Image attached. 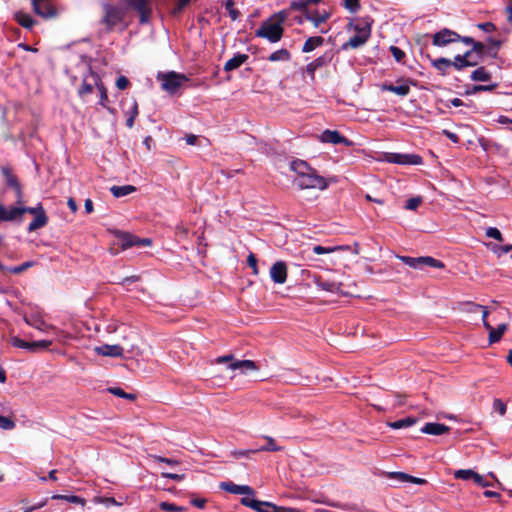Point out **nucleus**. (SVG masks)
Segmentation results:
<instances>
[{"mask_svg":"<svg viewBox=\"0 0 512 512\" xmlns=\"http://www.w3.org/2000/svg\"><path fill=\"white\" fill-rule=\"evenodd\" d=\"M103 14L98 21V36L103 37L115 30L120 32L128 28V23L125 22L126 12L123 8L111 4L103 5Z\"/></svg>","mask_w":512,"mask_h":512,"instance_id":"1","label":"nucleus"},{"mask_svg":"<svg viewBox=\"0 0 512 512\" xmlns=\"http://www.w3.org/2000/svg\"><path fill=\"white\" fill-rule=\"evenodd\" d=\"M373 20L370 17L358 18L349 23V28L355 32V35L342 44V50L357 49L363 46L371 36V27Z\"/></svg>","mask_w":512,"mask_h":512,"instance_id":"2","label":"nucleus"},{"mask_svg":"<svg viewBox=\"0 0 512 512\" xmlns=\"http://www.w3.org/2000/svg\"><path fill=\"white\" fill-rule=\"evenodd\" d=\"M285 14L283 12L277 13L268 20L262 22L261 26L256 30V37L267 39L271 43H276L281 40L284 28Z\"/></svg>","mask_w":512,"mask_h":512,"instance_id":"3","label":"nucleus"},{"mask_svg":"<svg viewBox=\"0 0 512 512\" xmlns=\"http://www.w3.org/2000/svg\"><path fill=\"white\" fill-rule=\"evenodd\" d=\"M470 311L471 312H478V311L482 312L483 325H484L485 329L489 333V343L493 344V343H496V342L500 341L501 337L503 336V334L505 333V331L508 328L507 324L506 323H501L496 328H494L487 321V317H488L489 312H488V310H487V308L485 306H482V305H479V304H473Z\"/></svg>","mask_w":512,"mask_h":512,"instance_id":"4","label":"nucleus"},{"mask_svg":"<svg viewBox=\"0 0 512 512\" xmlns=\"http://www.w3.org/2000/svg\"><path fill=\"white\" fill-rule=\"evenodd\" d=\"M241 504L257 512H300L296 508L277 506L274 503L259 501L250 497H243Z\"/></svg>","mask_w":512,"mask_h":512,"instance_id":"5","label":"nucleus"},{"mask_svg":"<svg viewBox=\"0 0 512 512\" xmlns=\"http://www.w3.org/2000/svg\"><path fill=\"white\" fill-rule=\"evenodd\" d=\"M294 183L300 189H320L324 190L328 184L324 177L320 176L315 169L303 175L301 178H296Z\"/></svg>","mask_w":512,"mask_h":512,"instance_id":"6","label":"nucleus"},{"mask_svg":"<svg viewBox=\"0 0 512 512\" xmlns=\"http://www.w3.org/2000/svg\"><path fill=\"white\" fill-rule=\"evenodd\" d=\"M127 7L137 12L139 23L147 24L152 15V4L150 0H124Z\"/></svg>","mask_w":512,"mask_h":512,"instance_id":"7","label":"nucleus"},{"mask_svg":"<svg viewBox=\"0 0 512 512\" xmlns=\"http://www.w3.org/2000/svg\"><path fill=\"white\" fill-rule=\"evenodd\" d=\"M158 79L161 80L162 89L169 93H175L181 87L182 83L188 80L184 74H179L174 71L159 74Z\"/></svg>","mask_w":512,"mask_h":512,"instance_id":"8","label":"nucleus"},{"mask_svg":"<svg viewBox=\"0 0 512 512\" xmlns=\"http://www.w3.org/2000/svg\"><path fill=\"white\" fill-rule=\"evenodd\" d=\"M397 258L401 260L404 264L408 265L411 268L414 269H421L424 266H429L433 268H443L444 264L430 256H422V257H410V256H400L398 255Z\"/></svg>","mask_w":512,"mask_h":512,"instance_id":"9","label":"nucleus"},{"mask_svg":"<svg viewBox=\"0 0 512 512\" xmlns=\"http://www.w3.org/2000/svg\"><path fill=\"white\" fill-rule=\"evenodd\" d=\"M384 159L389 163L400 165H420L423 162L418 154L386 153Z\"/></svg>","mask_w":512,"mask_h":512,"instance_id":"10","label":"nucleus"},{"mask_svg":"<svg viewBox=\"0 0 512 512\" xmlns=\"http://www.w3.org/2000/svg\"><path fill=\"white\" fill-rule=\"evenodd\" d=\"M31 4L34 13L44 19H51L57 16V10L52 5L51 0H31Z\"/></svg>","mask_w":512,"mask_h":512,"instance_id":"11","label":"nucleus"},{"mask_svg":"<svg viewBox=\"0 0 512 512\" xmlns=\"http://www.w3.org/2000/svg\"><path fill=\"white\" fill-rule=\"evenodd\" d=\"M1 172L5 178L6 185L15 191L16 203L21 204L23 202V192L17 176L13 174L8 166L1 167Z\"/></svg>","mask_w":512,"mask_h":512,"instance_id":"12","label":"nucleus"},{"mask_svg":"<svg viewBox=\"0 0 512 512\" xmlns=\"http://www.w3.org/2000/svg\"><path fill=\"white\" fill-rule=\"evenodd\" d=\"M460 40V35L455 31L444 28L439 32L435 33L432 37V43L435 46L443 47L450 43H454Z\"/></svg>","mask_w":512,"mask_h":512,"instance_id":"13","label":"nucleus"},{"mask_svg":"<svg viewBox=\"0 0 512 512\" xmlns=\"http://www.w3.org/2000/svg\"><path fill=\"white\" fill-rule=\"evenodd\" d=\"M332 57L333 56L330 52H326L306 65L305 72L312 81L315 80V72L318 69L328 66L332 61Z\"/></svg>","mask_w":512,"mask_h":512,"instance_id":"14","label":"nucleus"},{"mask_svg":"<svg viewBox=\"0 0 512 512\" xmlns=\"http://www.w3.org/2000/svg\"><path fill=\"white\" fill-rule=\"evenodd\" d=\"M318 138L323 143H331V144H334V145L341 144V145H344V146H347V147L352 145V141L351 140H349L346 137L342 136L336 130L326 129V130H324L319 135Z\"/></svg>","mask_w":512,"mask_h":512,"instance_id":"15","label":"nucleus"},{"mask_svg":"<svg viewBox=\"0 0 512 512\" xmlns=\"http://www.w3.org/2000/svg\"><path fill=\"white\" fill-rule=\"evenodd\" d=\"M220 487L232 494L246 495V497L250 498L255 495L254 489L248 485H237L233 482H222Z\"/></svg>","mask_w":512,"mask_h":512,"instance_id":"16","label":"nucleus"},{"mask_svg":"<svg viewBox=\"0 0 512 512\" xmlns=\"http://www.w3.org/2000/svg\"><path fill=\"white\" fill-rule=\"evenodd\" d=\"M270 277L277 284H284L287 280V265L283 261H277L270 268Z\"/></svg>","mask_w":512,"mask_h":512,"instance_id":"17","label":"nucleus"},{"mask_svg":"<svg viewBox=\"0 0 512 512\" xmlns=\"http://www.w3.org/2000/svg\"><path fill=\"white\" fill-rule=\"evenodd\" d=\"M94 351L98 355L109 356V357H122L124 349L120 345H109L104 344L94 348Z\"/></svg>","mask_w":512,"mask_h":512,"instance_id":"18","label":"nucleus"},{"mask_svg":"<svg viewBox=\"0 0 512 512\" xmlns=\"http://www.w3.org/2000/svg\"><path fill=\"white\" fill-rule=\"evenodd\" d=\"M330 14L326 10H309L307 9L305 12V17L308 21H310L315 27H319L322 23H324Z\"/></svg>","mask_w":512,"mask_h":512,"instance_id":"19","label":"nucleus"},{"mask_svg":"<svg viewBox=\"0 0 512 512\" xmlns=\"http://www.w3.org/2000/svg\"><path fill=\"white\" fill-rule=\"evenodd\" d=\"M386 476L389 479H395L399 482H410L417 485H424L427 483L423 478L414 477L404 472H387Z\"/></svg>","mask_w":512,"mask_h":512,"instance_id":"20","label":"nucleus"},{"mask_svg":"<svg viewBox=\"0 0 512 512\" xmlns=\"http://www.w3.org/2000/svg\"><path fill=\"white\" fill-rule=\"evenodd\" d=\"M316 286L324 291H328L331 293H339L341 291L342 284L335 281H330L327 279H324L322 277H317L315 279Z\"/></svg>","mask_w":512,"mask_h":512,"instance_id":"21","label":"nucleus"},{"mask_svg":"<svg viewBox=\"0 0 512 512\" xmlns=\"http://www.w3.org/2000/svg\"><path fill=\"white\" fill-rule=\"evenodd\" d=\"M449 431H450V427H448L447 425L442 424V423H434V422L426 423L421 428L422 433L430 434V435H442V434L448 433Z\"/></svg>","mask_w":512,"mask_h":512,"instance_id":"22","label":"nucleus"},{"mask_svg":"<svg viewBox=\"0 0 512 512\" xmlns=\"http://www.w3.org/2000/svg\"><path fill=\"white\" fill-rule=\"evenodd\" d=\"M119 245L123 250L140 244V238L126 232H120L117 235Z\"/></svg>","mask_w":512,"mask_h":512,"instance_id":"23","label":"nucleus"},{"mask_svg":"<svg viewBox=\"0 0 512 512\" xmlns=\"http://www.w3.org/2000/svg\"><path fill=\"white\" fill-rule=\"evenodd\" d=\"M248 58L249 56L247 54L236 53L225 63L224 70L226 72L233 71L243 65L248 60Z\"/></svg>","mask_w":512,"mask_h":512,"instance_id":"24","label":"nucleus"},{"mask_svg":"<svg viewBox=\"0 0 512 512\" xmlns=\"http://www.w3.org/2000/svg\"><path fill=\"white\" fill-rule=\"evenodd\" d=\"M231 370H240L242 373L257 370L256 363L252 360H235L229 364Z\"/></svg>","mask_w":512,"mask_h":512,"instance_id":"25","label":"nucleus"},{"mask_svg":"<svg viewBox=\"0 0 512 512\" xmlns=\"http://www.w3.org/2000/svg\"><path fill=\"white\" fill-rule=\"evenodd\" d=\"M19 209L16 207H5L0 204V221H14L19 219Z\"/></svg>","mask_w":512,"mask_h":512,"instance_id":"26","label":"nucleus"},{"mask_svg":"<svg viewBox=\"0 0 512 512\" xmlns=\"http://www.w3.org/2000/svg\"><path fill=\"white\" fill-rule=\"evenodd\" d=\"M14 17L17 23L26 29H32L36 23L30 14L23 11L16 12Z\"/></svg>","mask_w":512,"mask_h":512,"instance_id":"27","label":"nucleus"},{"mask_svg":"<svg viewBox=\"0 0 512 512\" xmlns=\"http://www.w3.org/2000/svg\"><path fill=\"white\" fill-rule=\"evenodd\" d=\"M291 169L297 174V178H301L313 170L306 161L300 159L291 162Z\"/></svg>","mask_w":512,"mask_h":512,"instance_id":"28","label":"nucleus"},{"mask_svg":"<svg viewBox=\"0 0 512 512\" xmlns=\"http://www.w3.org/2000/svg\"><path fill=\"white\" fill-rule=\"evenodd\" d=\"M48 223V217L44 211H40V213L34 216V219L28 225V232H33L44 227Z\"/></svg>","mask_w":512,"mask_h":512,"instance_id":"29","label":"nucleus"},{"mask_svg":"<svg viewBox=\"0 0 512 512\" xmlns=\"http://www.w3.org/2000/svg\"><path fill=\"white\" fill-rule=\"evenodd\" d=\"M382 90L395 93L399 96H406L410 93V86L407 83L401 85L383 84Z\"/></svg>","mask_w":512,"mask_h":512,"instance_id":"30","label":"nucleus"},{"mask_svg":"<svg viewBox=\"0 0 512 512\" xmlns=\"http://www.w3.org/2000/svg\"><path fill=\"white\" fill-rule=\"evenodd\" d=\"M90 77L100 92V104L102 106H106V102L108 101L106 88L104 87L103 83L101 82L99 76L96 73L90 71Z\"/></svg>","mask_w":512,"mask_h":512,"instance_id":"31","label":"nucleus"},{"mask_svg":"<svg viewBox=\"0 0 512 512\" xmlns=\"http://www.w3.org/2000/svg\"><path fill=\"white\" fill-rule=\"evenodd\" d=\"M324 43V38L321 37V36H313V37H309L303 47H302V52L304 53H309V52H312L313 50H315L316 48L320 47L321 45H323Z\"/></svg>","mask_w":512,"mask_h":512,"instance_id":"32","label":"nucleus"},{"mask_svg":"<svg viewBox=\"0 0 512 512\" xmlns=\"http://www.w3.org/2000/svg\"><path fill=\"white\" fill-rule=\"evenodd\" d=\"M290 59H291V53L289 52V50H287L285 48L279 49V50L271 53L267 58V60L270 62H279V61L286 62V61H289Z\"/></svg>","mask_w":512,"mask_h":512,"instance_id":"33","label":"nucleus"},{"mask_svg":"<svg viewBox=\"0 0 512 512\" xmlns=\"http://www.w3.org/2000/svg\"><path fill=\"white\" fill-rule=\"evenodd\" d=\"M136 191V187L132 185H124V186H112L110 188V192L116 198L124 197Z\"/></svg>","mask_w":512,"mask_h":512,"instance_id":"34","label":"nucleus"},{"mask_svg":"<svg viewBox=\"0 0 512 512\" xmlns=\"http://www.w3.org/2000/svg\"><path fill=\"white\" fill-rule=\"evenodd\" d=\"M432 66L437 69L442 75L446 74V70L452 66V60L447 58H438L431 61Z\"/></svg>","mask_w":512,"mask_h":512,"instance_id":"35","label":"nucleus"},{"mask_svg":"<svg viewBox=\"0 0 512 512\" xmlns=\"http://www.w3.org/2000/svg\"><path fill=\"white\" fill-rule=\"evenodd\" d=\"M264 438H265V440L267 442L266 445L261 446L258 449H255L253 452H258V451L278 452V451H281L283 449L281 446H278L275 443V440L272 437L265 436Z\"/></svg>","mask_w":512,"mask_h":512,"instance_id":"36","label":"nucleus"},{"mask_svg":"<svg viewBox=\"0 0 512 512\" xmlns=\"http://www.w3.org/2000/svg\"><path fill=\"white\" fill-rule=\"evenodd\" d=\"M95 86L93 80L90 77V73L83 79V83L78 90V93L81 97L92 93L93 87Z\"/></svg>","mask_w":512,"mask_h":512,"instance_id":"37","label":"nucleus"},{"mask_svg":"<svg viewBox=\"0 0 512 512\" xmlns=\"http://www.w3.org/2000/svg\"><path fill=\"white\" fill-rule=\"evenodd\" d=\"M490 79L491 74L485 69V67H479L471 74V80L473 81H489Z\"/></svg>","mask_w":512,"mask_h":512,"instance_id":"38","label":"nucleus"},{"mask_svg":"<svg viewBox=\"0 0 512 512\" xmlns=\"http://www.w3.org/2000/svg\"><path fill=\"white\" fill-rule=\"evenodd\" d=\"M417 422V419L414 417H407L404 419H400L394 422L389 423V426L393 429H401L413 426Z\"/></svg>","mask_w":512,"mask_h":512,"instance_id":"39","label":"nucleus"},{"mask_svg":"<svg viewBox=\"0 0 512 512\" xmlns=\"http://www.w3.org/2000/svg\"><path fill=\"white\" fill-rule=\"evenodd\" d=\"M452 66L457 70H462L464 67H473V62H468L464 58H462V55H456L454 57V60H452Z\"/></svg>","mask_w":512,"mask_h":512,"instance_id":"40","label":"nucleus"},{"mask_svg":"<svg viewBox=\"0 0 512 512\" xmlns=\"http://www.w3.org/2000/svg\"><path fill=\"white\" fill-rule=\"evenodd\" d=\"M34 264L35 263L33 261H27L21 265L15 266V267H7L6 266V272H10L13 274H21L22 272L26 271L28 268L34 266Z\"/></svg>","mask_w":512,"mask_h":512,"instance_id":"41","label":"nucleus"},{"mask_svg":"<svg viewBox=\"0 0 512 512\" xmlns=\"http://www.w3.org/2000/svg\"><path fill=\"white\" fill-rule=\"evenodd\" d=\"M476 472L471 469H460L454 472L456 479L470 480L474 479Z\"/></svg>","mask_w":512,"mask_h":512,"instance_id":"42","label":"nucleus"},{"mask_svg":"<svg viewBox=\"0 0 512 512\" xmlns=\"http://www.w3.org/2000/svg\"><path fill=\"white\" fill-rule=\"evenodd\" d=\"M52 499H62V500H66L70 503L81 504V505H84V503H85L83 498L76 496V495H59V494H57V495H53Z\"/></svg>","mask_w":512,"mask_h":512,"instance_id":"43","label":"nucleus"},{"mask_svg":"<svg viewBox=\"0 0 512 512\" xmlns=\"http://www.w3.org/2000/svg\"><path fill=\"white\" fill-rule=\"evenodd\" d=\"M16 209L20 210L19 218H21V216L24 213H29V214L36 216L40 213V211H44V208L40 203L36 207H16Z\"/></svg>","mask_w":512,"mask_h":512,"instance_id":"44","label":"nucleus"},{"mask_svg":"<svg viewBox=\"0 0 512 512\" xmlns=\"http://www.w3.org/2000/svg\"><path fill=\"white\" fill-rule=\"evenodd\" d=\"M10 343L17 348L26 349L31 352V342L24 341L17 336H13L10 339Z\"/></svg>","mask_w":512,"mask_h":512,"instance_id":"45","label":"nucleus"},{"mask_svg":"<svg viewBox=\"0 0 512 512\" xmlns=\"http://www.w3.org/2000/svg\"><path fill=\"white\" fill-rule=\"evenodd\" d=\"M53 341L52 340H39V341H34V342H31V352H36L38 350H45L47 349L48 347H50L52 345Z\"/></svg>","mask_w":512,"mask_h":512,"instance_id":"46","label":"nucleus"},{"mask_svg":"<svg viewBox=\"0 0 512 512\" xmlns=\"http://www.w3.org/2000/svg\"><path fill=\"white\" fill-rule=\"evenodd\" d=\"M225 9L227 10L230 18L235 21L239 18L240 12L234 8V1L233 0H226L225 2Z\"/></svg>","mask_w":512,"mask_h":512,"instance_id":"47","label":"nucleus"},{"mask_svg":"<svg viewBox=\"0 0 512 512\" xmlns=\"http://www.w3.org/2000/svg\"><path fill=\"white\" fill-rule=\"evenodd\" d=\"M108 391L111 394H113L115 396H118V397H121V398H126V399H129V400H134L136 398L135 395L126 393L123 389H121L119 387L109 388Z\"/></svg>","mask_w":512,"mask_h":512,"instance_id":"48","label":"nucleus"},{"mask_svg":"<svg viewBox=\"0 0 512 512\" xmlns=\"http://www.w3.org/2000/svg\"><path fill=\"white\" fill-rule=\"evenodd\" d=\"M160 509L167 512H183L186 508L177 506L173 503L162 502L160 503Z\"/></svg>","mask_w":512,"mask_h":512,"instance_id":"49","label":"nucleus"},{"mask_svg":"<svg viewBox=\"0 0 512 512\" xmlns=\"http://www.w3.org/2000/svg\"><path fill=\"white\" fill-rule=\"evenodd\" d=\"M390 52L398 63H403L406 57L405 52L397 46H390Z\"/></svg>","mask_w":512,"mask_h":512,"instance_id":"50","label":"nucleus"},{"mask_svg":"<svg viewBox=\"0 0 512 512\" xmlns=\"http://www.w3.org/2000/svg\"><path fill=\"white\" fill-rule=\"evenodd\" d=\"M343 6L351 13H355L360 8V0H343Z\"/></svg>","mask_w":512,"mask_h":512,"instance_id":"51","label":"nucleus"},{"mask_svg":"<svg viewBox=\"0 0 512 512\" xmlns=\"http://www.w3.org/2000/svg\"><path fill=\"white\" fill-rule=\"evenodd\" d=\"M423 199L422 197L418 196V197H412L410 199L407 200L406 202V205H405V208L407 210H416L419 205L422 203Z\"/></svg>","mask_w":512,"mask_h":512,"instance_id":"52","label":"nucleus"},{"mask_svg":"<svg viewBox=\"0 0 512 512\" xmlns=\"http://www.w3.org/2000/svg\"><path fill=\"white\" fill-rule=\"evenodd\" d=\"M16 426L15 422L8 417L0 416V428L4 430H12Z\"/></svg>","mask_w":512,"mask_h":512,"instance_id":"53","label":"nucleus"},{"mask_svg":"<svg viewBox=\"0 0 512 512\" xmlns=\"http://www.w3.org/2000/svg\"><path fill=\"white\" fill-rule=\"evenodd\" d=\"M471 51H473V53L476 54L477 57H479V60H481L485 51V46L481 42L474 41V43L472 44Z\"/></svg>","mask_w":512,"mask_h":512,"instance_id":"54","label":"nucleus"},{"mask_svg":"<svg viewBox=\"0 0 512 512\" xmlns=\"http://www.w3.org/2000/svg\"><path fill=\"white\" fill-rule=\"evenodd\" d=\"M486 236L489 238H493L495 240H498L500 242L503 241L501 232L495 228V227H489L486 229Z\"/></svg>","mask_w":512,"mask_h":512,"instance_id":"55","label":"nucleus"},{"mask_svg":"<svg viewBox=\"0 0 512 512\" xmlns=\"http://www.w3.org/2000/svg\"><path fill=\"white\" fill-rule=\"evenodd\" d=\"M493 409L497 411L501 416H504L507 410V406L502 400L495 399L493 401Z\"/></svg>","mask_w":512,"mask_h":512,"instance_id":"56","label":"nucleus"},{"mask_svg":"<svg viewBox=\"0 0 512 512\" xmlns=\"http://www.w3.org/2000/svg\"><path fill=\"white\" fill-rule=\"evenodd\" d=\"M337 249H339L338 247H324V246H321V245H316L313 247V252L317 255H320V254H328V253H332L334 251H336Z\"/></svg>","mask_w":512,"mask_h":512,"instance_id":"57","label":"nucleus"},{"mask_svg":"<svg viewBox=\"0 0 512 512\" xmlns=\"http://www.w3.org/2000/svg\"><path fill=\"white\" fill-rule=\"evenodd\" d=\"M26 322H27L29 325H31V326H33V327H35L36 329H38V330H40V331H48V330H52V329H54V326L49 325V324H47V323H45L44 321H41V320H39V321H37V322H35V323H31V322H29L28 320H26Z\"/></svg>","mask_w":512,"mask_h":512,"instance_id":"58","label":"nucleus"},{"mask_svg":"<svg viewBox=\"0 0 512 512\" xmlns=\"http://www.w3.org/2000/svg\"><path fill=\"white\" fill-rule=\"evenodd\" d=\"M321 0H298L297 2H294L293 6L296 8V9H306L308 8L309 5L311 4H317L319 3Z\"/></svg>","mask_w":512,"mask_h":512,"instance_id":"59","label":"nucleus"},{"mask_svg":"<svg viewBox=\"0 0 512 512\" xmlns=\"http://www.w3.org/2000/svg\"><path fill=\"white\" fill-rule=\"evenodd\" d=\"M247 264L253 270L254 275H258L257 258L253 253H250L247 257Z\"/></svg>","mask_w":512,"mask_h":512,"instance_id":"60","label":"nucleus"},{"mask_svg":"<svg viewBox=\"0 0 512 512\" xmlns=\"http://www.w3.org/2000/svg\"><path fill=\"white\" fill-rule=\"evenodd\" d=\"M151 457L156 462L166 463L170 466H175V465L179 464V462L175 459L165 458V457L158 456V455H152Z\"/></svg>","mask_w":512,"mask_h":512,"instance_id":"61","label":"nucleus"},{"mask_svg":"<svg viewBox=\"0 0 512 512\" xmlns=\"http://www.w3.org/2000/svg\"><path fill=\"white\" fill-rule=\"evenodd\" d=\"M462 58H464L468 62H473L474 66L478 65L480 60L479 57L476 56V54L473 53V51L468 50L463 55Z\"/></svg>","mask_w":512,"mask_h":512,"instance_id":"62","label":"nucleus"},{"mask_svg":"<svg viewBox=\"0 0 512 512\" xmlns=\"http://www.w3.org/2000/svg\"><path fill=\"white\" fill-rule=\"evenodd\" d=\"M189 2H190V0H177L176 4L172 10V13L174 15L179 14L184 9V7H186L188 5Z\"/></svg>","mask_w":512,"mask_h":512,"instance_id":"63","label":"nucleus"},{"mask_svg":"<svg viewBox=\"0 0 512 512\" xmlns=\"http://www.w3.org/2000/svg\"><path fill=\"white\" fill-rule=\"evenodd\" d=\"M116 86L120 90H124L129 86V80L125 76H120L116 80Z\"/></svg>","mask_w":512,"mask_h":512,"instance_id":"64","label":"nucleus"}]
</instances>
